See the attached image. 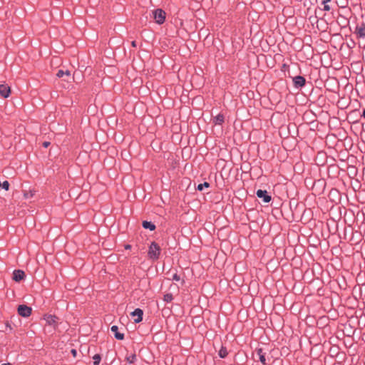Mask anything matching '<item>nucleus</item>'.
I'll list each match as a JSON object with an SVG mask.
<instances>
[{"mask_svg":"<svg viewBox=\"0 0 365 365\" xmlns=\"http://www.w3.org/2000/svg\"><path fill=\"white\" fill-rule=\"evenodd\" d=\"M160 254V246L155 242H151V244L149 247V250H148L149 257L153 259H157L159 258Z\"/></svg>","mask_w":365,"mask_h":365,"instance_id":"obj_1","label":"nucleus"},{"mask_svg":"<svg viewBox=\"0 0 365 365\" xmlns=\"http://www.w3.org/2000/svg\"><path fill=\"white\" fill-rule=\"evenodd\" d=\"M153 17L157 24H161L165 19V13L162 9H156L153 11Z\"/></svg>","mask_w":365,"mask_h":365,"instance_id":"obj_2","label":"nucleus"},{"mask_svg":"<svg viewBox=\"0 0 365 365\" xmlns=\"http://www.w3.org/2000/svg\"><path fill=\"white\" fill-rule=\"evenodd\" d=\"M56 76L60 78H62L63 81L67 82L70 81L71 79L73 78V77H71V72L68 70H58L56 73Z\"/></svg>","mask_w":365,"mask_h":365,"instance_id":"obj_3","label":"nucleus"},{"mask_svg":"<svg viewBox=\"0 0 365 365\" xmlns=\"http://www.w3.org/2000/svg\"><path fill=\"white\" fill-rule=\"evenodd\" d=\"M18 313L21 317H28L31 315V308L24 304L19 305L18 307Z\"/></svg>","mask_w":365,"mask_h":365,"instance_id":"obj_4","label":"nucleus"},{"mask_svg":"<svg viewBox=\"0 0 365 365\" xmlns=\"http://www.w3.org/2000/svg\"><path fill=\"white\" fill-rule=\"evenodd\" d=\"M256 195L259 198L262 199L264 202H269L271 200V196L267 194L266 190H258Z\"/></svg>","mask_w":365,"mask_h":365,"instance_id":"obj_5","label":"nucleus"},{"mask_svg":"<svg viewBox=\"0 0 365 365\" xmlns=\"http://www.w3.org/2000/svg\"><path fill=\"white\" fill-rule=\"evenodd\" d=\"M43 319L48 325L56 327L58 319L53 315H45Z\"/></svg>","mask_w":365,"mask_h":365,"instance_id":"obj_6","label":"nucleus"},{"mask_svg":"<svg viewBox=\"0 0 365 365\" xmlns=\"http://www.w3.org/2000/svg\"><path fill=\"white\" fill-rule=\"evenodd\" d=\"M355 34L358 38H365V24L362 23L361 25L356 27Z\"/></svg>","mask_w":365,"mask_h":365,"instance_id":"obj_7","label":"nucleus"},{"mask_svg":"<svg viewBox=\"0 0 365 365\" xmlns=\"http://www.w3.org/2000/svg\"><path fill=\"white\" fill-rule=\"evenodd\" d=\"M143 312L142 309L138 308V309H135L132 313H131V315L133 317H137L136 319H134V322L135 323H139L142 321L143 319Z\"/></svg>","mask_w":365,"mask_h":365,"instance_id":"obj_8","label":"nucleus"},{"mask_svg":"<svg viewBox=\"0 0 365 365\" xmlns=\"http://www.w3.org/2000/svg\"><path fill=\"white\" fill-rule=\"evenodd\" d=\"M293 82L295 87L300 88L304 86L305 78L303 76H297L293 78Z\"/></svg>","mask_w":365,"mask_h":365,"instance_id":"obj_9","label":"nucleus"},{"mask_svg":"<svg viewBox=\"0 0 365 365\" xmlns=\"http://www.w3.org/2000/svg\"><path fill=\"white\" fill-rule=\"evenodd\" d=\"M11 92L10 87L7 85H0V95L4 98H7Z\"/></svg>","mask_w":365,"mask_h":365,"instance_id":"obj_10","label":"nucleus"},{"mask_svg":"<svg viewBox=\"0 0 365 365\" xmlns=\"http://www.w3.org/2000/svg\"><path fill=\"white\" fill-rule=\"evenodd\" d=\"M24 277L25 273L20 269L15 270L13 273V279L15 280L16 282H19L22 280L24 278Z\"/></svg>","mask_w":365,"mask_h":365,"instance_id":"obj_11","label":"nucleus"},{"mask_svg":"<svg viewBox=\"0 0 365 365\" xmlns=\"http://www.w3.org/2000/svg\"><path fill=\"white\" fill-rule=\"evenodd\" d=\"M110 330L115 334V337L118 340H123L124 339V334L118 332V327L116 325L111 327Z\"/></svg>","mask_w":365,"mask_h":365,"instance_id":"obj_12","label":"nucleus"},{"mask_svg":"<svg viewBox=\"0 0 365 365\" xmlns=\"http://www.w3.org/2000/svg\"><path fill=\"white\" fill-rule=\"evenodd\" d=\"M256 356L258 357L259 360L263 364H266L265 353L263 352L262 349H258L256 351Z\"/></svg>","mask_w":365,"mask_h":365,"instance_id":"obj_13","label":"nucleus"},{"mask_svg":"<svg viewBox=\"0 0 365 365\" xmlns=\"http://www.w3.org/2000/svg\"><path fill=\"white\" fill-rule=\"evenodd\" d=\"M224 115L222 114H218L213 118V123L215 125H222L224 122Z\"/></svg>","mask_w":365,"mask_h":365,"instance_id":"obj_14","label":"nucleus"},{"mask_svg":"<svg viewBox=\"0 0 365 365\" xmlns=\"http://www.w3.org/2000/svg\"><path fill=\"white\" fill-rule=\"evenodd\" d=\"M142 225L145 229H149L151 231L155 229V225L151 222L143 221Z\"/></svg>","mask_w":365,"mask_h":365,"instance_id":"obj_15","label":"nucleus"},{"mask_svg":"<svg viewBox=\"0 0 365 365\" xmlns=\"http://www.w3.org/2000/svg\"><path fill=\"white\" fill-rule=\"evenodd\" d=\"M125 359L129 364H133L136 361V355L135 354L127 355Z\"/></svg>","mask_w":365,"mask_h":365,"instance_id":"obj_16","label":"nucleus"},{"mask_svg":"<svg viewBox=\"0 0 365 365\" xmlns=\"http://www.w3.org/2000/svg\"><path fill=\"white\" fill-rule=\"evenodd\" d=\"M228 352L227 351V349L224 347H222L220 349V350L219 351V356L221 357V358H225L227 356Z\"/></svg>","mask_w":365,"mask_h":365,"instance_id":"obj_17","label":"nucleus"},{"mask_svg":"<svg viewBox=\"0 0 365 365\" xmlns=\"http://www.w3.org/2000/svg\"><path fill=\"white\" fill-rule=\"evenodd\" d=\"M93 364L98 365L101 360V356L99 354H95L93 357Z\"/></svg>","mask_w":365,"mask_h":365,"instance_id":"obj_18","label":"nucleus"},{"mask_svg":"<svg viewBox=\"0 0 365 365\" xmlns=\"http://www.w3.org/2000/svg\"><path fill=\"white\" fill-rule=\"evenodd\" d=\"M173 297L172 294L168 293L165 294L163 297V300L166 302H170L173 300Z\"/></svg>","mask_w":365,"mask_h":365,"instance_id":"obj_19","label":"nucleus"},{"mask_svg":"<svg viewBox=\"0 0 365 365\" xmlns=\"http://www.w3.org/2000/svg\"><path fill=\"white\" fill-rule=\"evenodd\" d=\"M209 186H210V184L207 182H205L204 183L199 184L197 185V190L200 191H202L204 189V187H208Z\"/></svg>","mask_w":365,"mask_h":365,"instance_id":"obj_20","label":"nucleus"},{"mask_svg":"<svg viewBox=\"0 0 365 365\" xmlns=\"http://www.w3.org/2000/svg\"><path fill=\"white\" fill-rule=\"evenodd\" d=\"M1 187L6 190H8L9 188V183L8 181H4L3 183H1Z\"/></svg>","mask_w":365,"mask_h":365,"instance_id":"obj_21","label":"nucleus"},{"mask_svg":"<svg viewBox=\"0 0 365 365\" xmlns=\"http://www.w3.org/2000/svg\"><path fill=\"white\" fill-rule=\"evenodd\" d=\"M33 195H34V194H33V192L31 191L26 192L24 193V197L26 198V199L32 197Z\"/></svg>","mask_w":365,"mask_h":365,"instance_id":"obj_22","label":"nucleus"},{"mask_svg":"<svg viewBox=\"0 0 365 365\" xmlns=\"http://www.w3.org/2000/svg\"><path fill=\"white\" fill-rule=\"evenodd\" d=\"M359 38V46L365 47V38Z\"/></svg>","mask_w":365,"mask_h":365,"instance_id":"obj_23","label":"nucleus"},{"mask_svg":"<svg viewBox=\"0 0 365 365\" xmlns=\"http://www.w3.org/2000/svg\"><path fill=\"white\" fill-rule=\"evenodd\" d=\"M172 279L175 281H180V277L177 273H175L172 277Z\"/></svg>","mask_w":365,"mask_h":365,"instance_id":"obj_24","label":"nucleus"},{"mask_svg":"<svg viewBox=\"0 0 365 365\" xmlns=\"http://www.w3.org/2000/svg\"><path fill=\"white\" fill-rule=\"evenodd\" d=\"M324 10L329 11L330 10V6L328 4H324Z\"/></svg>","mask_w":365,"mask_h":365,"instance_id":"obj_25","label":"nucleus"},{"mask_svg":"<svg viewBox=\"0 0 365 365\" xmlns=\"http://www.w3.org/2000/svg\"><path fill=\"white\" fill-rule=\"evenodd\" d=\"M49 145H50V142H48V141H45L43 143V146L44 148H48L49 146Z\"/></svg>","mask_w":365,"mask_h":365,"instance_id":"obj_26","label":"nucleus"},{"mask_svg":"<svg viewBox=\"0 0 365 365\" xmlns=\"http://www.w3.org/2000/svg\"><path fill=\"white\" fill-rule=\"evenodd\" d=\"M71 352L72 355H73L74 357H75V356H76V354H77V351H76V349H72V350L71 351Z\"/></svg>","mask_w":365,"mask_h":365,"instance_id":"obj_27","label":"nucleus"},{"mask_svg":"<svg viewBox=\"0 0 365 365\" xmlns=\"http://www.w3.org/2000/svg\"><path fill=\"white\" fill-rule=\"evenodd\" d=\"M331 0H323L322 1V4H327L328 2H330Z\"/></svg>","mask_w":365,"mask_h":365,"instance_id":"obj_28","label":"nucleus"},{"mask_svg":"<svg viewBox=\"0 0 365 365\" xmlns=\"http://www.w3.org/2000/svg\"><path fill=\"white\" fill-rule=\"evenodd\" d=\"M132 46H133V47H135V46H136V43H135V41H133V42H132Z\"/></svg>","mask_w":365,"mask_h":365,"instance_id":"obj_29","label":"nucleus"},{"mask_svg":"<svg viewBox=\"0 0 365 365\" xmlns=\"http://www.w3.org/2000/svg\"><path fill=\"white\" fill-rule=\"evenodd\" d=\"M362 117H364L365 118V109L363 111Z\"/></svg>","mask_w":365,"mask_h":365,"instance_id":"obj_30","label":"nucleus"},{"mask_svg":"<svg viewBox=\"0 0 365 365\" xmlns=\"http://www.w3.org/2000/svg\"><path fill=\"white\" fill-rule=\"evenodd\" d=\"M1 365H11V364H10V363H6V364H1Z\"/></svg>","mask_w":365,"mask_h":365,"instance_id":"obj_31","label":"nucleus"},{"mask_svg":"<svg viewBox=\"0 0 365 365\" xmlns=\"http://www.w3.org/2000/svg\"><path fill=\"white\" fill-rule=\"evenodd\" d=\"M6 327H9V329H11L10 326L8 324H6Z\"/></svg>","mask_w":365,"mask_h":365,"instance_id":"obj_32","label":"nucleus"},{"mask_svg":"<svg viewBox=\"0 0 365 365\" xmlns=\"http://www.w3.org/2000/svg\"><path fill=\"white\" fill-rule=\"evenodd\" d=\"M1 187V182H0V187Z\"/></svg>","mask_w":365,"mask_h":365,"instance_id":"obj_33","label":"nucleus"}]
</instances>
